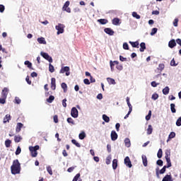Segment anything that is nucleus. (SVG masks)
Masks as SVG:
<instances>
[{
  "label": "nucleus",
  "instance_id": "19",
  "mask_svg": "<svg viewBox=\"0 0 181 181\" xmlns=\"http://www.w3.org/2000/svg\"><path fill=\"white\" fill-rule=\"evenodd\" d=\"M146 49V45L145 44V42H141L140 44L139 51L142 52H145Z\"/></svg>",
  "mask_w": 181,
  "mask_h": 181
},
{
  "label": "nucleus",
  "instance_id": "45",
  "mask_svg": "<svg viewBox=\"0 0 181 181\" xmlns=\"http://www.w3.org/2000/svg\"><path fill=\"white\" fill-rule=\"evenodd\" d=\"M71 142L74 144V145L76 146L77 148H80L81 146V145H80L79 143L76 141V139H72Z\"/></svg>",
  "mask_w": 181,
  "mask_h": 181
},
{
  "label": "nucleus",
  "instance_id": "1",
  "mask_svg": "<svg viewBox=\"0 0 181 181\" xmlns=\"http://www.w3.org/2000/svg\"><path fill=\"white\" fill-rule=\"evenodd\" d=\"M11 170L12 175H19L21 173V163H19V160L16 159L13 161Z\"/></svg>",
  "mask_w": 181,
  "mask_h": 181
},
{
  "label": "nucleus",
  "instance_id": "21",
  "mask_svg": "<svg viewBox=\"0 0 181 181\" xmlns=\"http://www.w3.org/2000/svg\"><path fill=\"white\" fill-rule=\"evenodd\" d=\"M117 168H118V160L114 159L112 160V168L114 169V170H115Z\"/></svg>",
  "mask_w": 181,
  "mask_h": 181
},
{
  "label": "nucleus",
  "instance_id": "55",
  "mask_svg": "<svg viewBox=\"0 0 181 181\" xmlns=\"http://www.w3.org/2000/svg\"><path fill=\"white\" fill-rule=\"evenodd\" d=\"M163 69H165V64H160L158 65V70L162 71V70H163Z\"/></svg>",
  "mask_w": 181,
  "mask_h": 181
},
{
  "label": "nucleus",
  "instance_id": "14",
  "mask_svg": "<svg viewBox=\"0 0 181 181\" xmlns=\"http://www.w3.org/2000/svg\"><path fill=\"white\" fill-rule=\"evenodd\" d=\"M23 127V124L22 123H17L16 127V132H21V129Z\"/></svg>",
  "mask_w": 181,
  "mask_h": 181
},
{
  "label": "nucleus",
  "instance_id": "22",
  "mask_svg": "<svg viewBox=\"0 0 181 181\" xmlns=\"http://www.w3.org/2000/svg\"><path fill=\"white\" fill-rule=\"evenodd\" d=\"M11 121V115H6L4 118V124H6V122H9Z\"/></svg>",
  "mask_w": 181,
  "mask_h": 181
},
{
  "label": "nucleus",
  "instance_id": "29",
  "mask_svg": "<svg viewBox=\"0 0 181 181\" xmlns=\"http://www.w3.org/2000/svg\"><path fill=\"white\" fill-rule=\"evenodd\" d=\"M126 101L127 103L129 110H130V111H132V105H131V103L129 102V97H127Z\"/></svg>",
  "mask_w": 181,
  "mask_h": 181
},
{
  "label": "nucleus",
  "instance_id": "27",
  "mask_svg": "<svg viewBox=\"0 0 181 181\" xmlns=\"http://www.w3.org/2000/svg\"><path fill=\"white\" fill-rule=\"evenodd\" d=\"M22 141V136H14V141L18 144Z\"/></svg>",
  "mask_w": 181,
  "mask_h": 181
},
{
  "label": "nucleus",
  "instance_id": "49",
  "mask_svg": "<svg viewBox=\"0 0 181 181\" xmlns=\"http://www.w3.org/2000/svg\"><path fill=\"white\" fill-rule=\"evenodd\" d=\"M158 32V28H154L151 30V35L153 36V35H156V33Z\"/></svg>",
  "mask_w": 181,
  "mask_h": 181
},
{
  "label": "nucleus",
  "instance_id": "6",
  "mask_svg": "<svg viewBox=\"0 0 181 181\" xmlns=\"http://www.w3.org/2000/svg\"><path fill=\"white\" fill-rule=\"evenodd\" d=\"M71 115L73 118H77L78 117V110L76 107H72L71 110Z\"/></svg>",
  "mask_w": 181,
  "mask_h": 181
},
{
  "label": "nucleus",
  "instance_id": "42",
  "mask_svg": "<svg viewBox=\"0 0 181 181\" xmlns=\"http://www.w3.org/2000/svg\"><path fill=\"white\" fill-rule=\"evenodd\" d=\"M47 171L48 172L49 175H50L52 176V175H53V170H52V167H50V165H48L47 167Z\"/></svg>",
  "mask_w": 181,
  "mask_h": 181
},
{
  "label": "nucleus",
  "instance_id": "36",
  "mask_svg": "<svg viewBox=\"0 0 181 181\" xmlns=\"http://www.w3.org/2000/svg\"><path fill=\"white\" fill-rule=\"evenodd\" d=\"M107 82L109 84H115V80L112 78H107Z\"/></svg>",
  "mask_w": 181,
  "mask_h": 181
},
{
  "label": "nucleus",
  "instance_id": "44",
  "mask_svg": "<svg viewBox=\"0 0 181 181\" xmlns=\"http://www.w3.org/2000/svg\"><path fill=\"white\" fill-rule=\"evenodd\" d=\"M151 117H152V111L149 110L148 115L146 116V120L149 121V119H151Z\"/></svg>",
  "mask_w": 181,
  "mask_h": 181
},
{
  "label": "nucleus",
  "instance_id": "4",
  "mask_svg": "<svg viewBox=\"0 0 181 181\" xmlns=\"http://www.w3.org/2000/svg\"><path fill=\"white\" fill-rule=\"evenodd\" d=\"M40 55L42 56V57L45 59V60H47L49 63H53V59L49 55V54L42 52L40 53Z\"/></svg>",
  "mask_w": 181,
  "mask_h": 181
},
{
  "label": "nucleus",
  "instance_id": "54",
  "mask_svg": "<svg viewBox=\"0 0 181 181\" xmlns=\"http://www.w3.org/2000/svg\"><path fill=\"white\" fill-rule=\"evenodd\" d=\"M110 64L111 71H114V66H115V64L112 61H110Z\"/></svg>",
  "mask_w": 181,
  "mask_h": 181
},
{
  "label": "nucleus",
  "instance_id": "52",
  "mask_svg": "<svg viewBox=\"0 0 181 181\" xmlns=\"http://www.w3.org/2000/svg\"><path fill=\"white\" fill-rule=\"evenodd\" d=\"M123 49H124V50H129V46L128 45V43L124 42L123 44Z\"/></svg>",
  "mask_w": 181,
  "mask_h": 181
},
{
  "label": "nucleus",
  "instance_id": "50",
  "mask_svg": "<svg viewBox=\"0 0 181 181\" xmlns=\"http://www.w3.org/2000/svg\"><path fill=\"white\" fill-rule=\"evenodd\" d=\"M39 146H30L29 147V149H32L33 151H39Z\"/></svg>",
  "mask_w": 181,
  "mask_h": 181
},
{
  "label": "nucleus",
  "instance_id": "32",
  "mask_svg": "<svg viewBox=\"0 0 181 181\" xmlns=\"http://www.w3.org/2000/svg\"><path fill=\"white\" fill-rule=\"evenodd\" d=\"M167 162V165H165L167 168H170L172 166V162L170 161V158H165Z\"/></svg>",
  "mask_w": 181,
  "mask_h": 181
},
{
  "label": "nucleus",
  "instance_id": "28",
  "mask_svg": "<svg viewBox=\"0 0 181 181\" xmlns=\"http://www.w3.org/2000/svg\"><path fill=\"white\" fill-rule=\"evenodd\" d=\"M66 121H67L68 124H70L71 125H76L74 120L71 117H68Z\"/></svg>",
  "mask_w": 181,
  "mask_h": 181
},
{
  "label": "nucleus",
  "instance_id": "38",
  "mask_svg": "<svg viewBox=\"0 0 181 181\" xmlns=\"http://www.w3.org/2000/svg\"><path fill=\"white\" fill-rule=\"evenodd\" d=\"M103 119L105 121V122H110V117L107 116V115H103Z\"/></svg>",
  "mask_w": 181,
  "mask_h": 181
},
{
  "label": "nucleus",
  "instance_id": "62",
  "mask_svg": "<svg viewBox=\"0 0 181 181\" xmlns=\"http://www.w3.org/2000/svg\"><path fill=\"white\" fill-rule=\"evenodd\" d=\"M21 99L19 98H18V97H16L15 98V103L16 104H21Z\"/></svg>",
  "mask_w": 181,
  "mask_h": 181
},
{
  "label": "nucleus",
  "instance_id": "43",
  "mask_svg": "<svg viewBox=\"0 0 181 181\" xmlns=\"http://www.w3.org/2000/svg\"><path fill=\"white\" fill-rule=\"evenodd\" d=\"M61 87L63 88L64 93L67 91V84H66V83H62Z\"/></svg>",
  "mask_w": 181,
  "mask_h": 181
},
{
  "label": "nucleus",
  "instance_id": "17",
  "mask_svg": "<svg viewBox=\"0 0 181 181\" xmlns=\"http://www.w3.org/2000/svg\"><path fill=\"white\" fill-rule=\"evenodd\" d=\"M37 40L40 45H46V40H45V37H43L37 38Z\"/></svg>",
  "mask_w": 181,
  "mask_h": 181
},
{
  "label": "nucleus",
  "instance_id": "5",
  "mask_svg": "<svg viewBox=\"0 0 181 181\" xmlns=\"http://www.w3.org/2000/svg\"><path fill=\"white\" fill-rule=\"evenodd\" d=\"M60 74H64L66 73V76H70V67L69 66H64L59 71Z\"/></svg>",
  "mask_w": 181,
  "mask_h": 181
},
{
  "label": "nucleus",
  "instance_id": "30",
  "mask_svg": "<svg viewBox=\"0 0 181 181\" xmlns=\"http://www.w3.org/2000/svg\"><path fill=\"white\" fill-rule=\"evenodd\" d=\"M169 88L166 86L165 88L163 89V94H164V95H168V94H169Z\"/></svg>",
  "mask_w": 181,
  "mask_h": 181
},
{
  "label": "nucleus",
  "instance_id": "37",
  "mask_svg": "<svg viewBox=\"0 0 181 181\" xmlns=\"http://www.w3.org/2000/svg\"><path fill=\"white\" fill-rule=\"evenodd\" d=\"M78 138L81 140L84 139V138H86V133L84 132H82L81 134H79Z\"/></svg>",
  "mask_w": 181,
  "mask_h": 181
},
{
  "label": "nucleus",
  "instance_id": "34",
  "mask_svg": "<svg viewBox=\"0 0 181 181\" xmlns=\"http://www.w3.org/2000/svg\"><path fill=\"white\" fill-rule=\"evenodd\" d=\"M175 103L170 104V110L173 114H175V112H176V109L175 108Z\"/></svg>",
  "mask_w": 181,
  "mask_h": 181
},
{
  "label": "nucleus",
  "instance_id": "23",
  "mask_svg": "<svg viewBox=\"0 0 181 181\" xmlns=\"http://www.w3.org/2000/svg\"><path fill=\"white\" fill-rule=\"evenodd\" d=\"M175 136H176V133H175L174 132H170L169 136H168V139L167 140V142H169V141H170V139L175 138Z\"/></svg>",
  "mask_w": 181,
  "mask_h": 181
},
{
  "label": "nucleus",
  "instance_id": "63",
  "mask_svg": "<svg viewBox=\"0 0 181 181\" xmlns=\"http://www.w3.org/2000/svg\"><path fill=\"white\" fill-rule=\"evenodd\" d=\"M5 11V6L0 4V12L2 13Z\"/></svg>",
  "mask_w": 181,
  "mask_h": 181
},
{
  "label": "nucleus",
  "instance_id": "61",
  "mask_svg": "<svg viewBox=\"0 0 181 181\" xmlns=\"http://www.w3.org/2000/svg\"><path fill=\"white\" fill-rule=\"evenodd\" d=\"M178 22H179V19L175 18V19L174 20V21H173V25H174L175 28H177Z\"/></svg>",
  "mask_w": 181,
  "mask_h": 181
},
{
  "label": "nucleus",
  "instance_id": "56",
  "mask_svg": "<svg viewBox=\"0 0 181 181\" xmlns=\"http://www.w3.org/2000/svg\"><path fill=\"white\" fill-rule=\"evenodd\" d=\"M177 127H181V117H179L176 122Z\"/></svg>",
  "mask_w": 181,
  "mask_h": 181
},
{
  "label": "nucleus",
  "instance_id": "64",
  "mask_svg": "<svg viewBox=\"0 0 181 181\" xmlns=\"http://www.w3.org/2000/svg\"><path fill=\"white\" fill-rule=\"evenodd\" d=\"M83 83H84V84H86L87 86H88V85H90V80H88V78H85L84 80H83Z\"/></svg>",
  "mask_w": 181,
  "mask_h": 181
},
{
  "label": "nucleus",
  "instance_id": "59",
  "mask_svg": "<svg viewBox=\"0 0 181 181\" xmlns=\"http://www.w3.org/2000/svg\"><path fill=\"white\" fill-rule=\"evenodd\" d=\"M54 122H55V124H57V122H59V117L57 116V115H55L54 116Z\"/></svg>",
  "mask_w": 181,
  "mask_h": 181
},
{
  "label": "nucleus",
  "instance_id": "9",
  "mask_svg": "<svg viewBox=\"0 0 181 181\" xmlns=\"http://www.w3.org/2000/svg\"><path fill=\"white\" fill-rule=\"evenodd\" d=\"M104 32H105L107 35H109L110 36H114V30H112V29L110 28H105Z\"/></svg>",
  "mask_w": 181,
  "mask_h": 181
},
{
  "label": "nucleus",
  "instance_id": "47",
  "mask_svg": "<svg viewBox=\"0 0 181 181\" xmlns=\"http://www.w3.org/2000/svg\"><path fill=\"white\" fill-rule=\"evenodd\" d=\"M152 100H154V101H156V100H158V98H159V95H158V93H153L151 96Z\"/></svg>",
  "mask_w": 181,
  "mask_h": 181
},
{
  "label": "nucleus",
  "instance_id": "7",
  "mask_svg": "<svg viewBox=\"0 0 181 181\" xmlns=\"http://www.w3.org/2000/svg\"><path fill=\"white\" fill-rule=\"evenodd\" d=\"M124 165H126L127 168H132V163H131V160L129 159V156H127L124 158Z\"/></svg>",
  "mask_w": 181,
  "mask_h": 181
},
{
  "label": "nucleus",
  "instance_id": "25",
  "mask_svg": "<svg viewBox=\"0 0 181 181\" xmlns=\"http://www.w3.org/2000/svg\"><path fill=\"white\" fill-rule=\"evenodd\" d=\"M153 131V128L152 127V125L149 124L147 129V135H151Z\"/></svg>",
  "mask_w": 181,
  "mask_h": 181
},
{
  "label": "nucleus",
  "instance_id": "41",
  "mask_svg": "<svg viewBox=\"0 0 181 181\" xmlns=\"http://www.w3.org/2000/svg\"><path fill=\"white\" fill-rule=\"evenodd\" d=\"M133 18H136V19H141V16H139L136 12L134 11L132 13Z\"/></svg>",
  "mask_w": 181,
  "mask_h": 181
},
{
  "label": "nucleus",
  "instance_id": "2",
  "mask_svg": "<svg viewBox=\"0 0 181 181\" xmlns=\"http://www.w3.org/2000/svg\"><path fill=\"white\" fill-rule=\"evenodd\" d=\"M65 28H66V26L64 24L58 23V25L55 26V29L57 30V35H60L62 33H64Z\"/></svg>",
  "mask_w": 181,
  "mask_h": 181
},
{
  "label": "nucleus",
  "instance_id": "16",
  "mask_svg": "<svg viewBox=\"0 0 181 181\" xmlns=\"http://www.w3.org/2000/svg\"><path fill=\"white\" fill-rule=\"evenodd\" d=\"M119 18H115L112 19V25H115V26H118V25H119Z\"/></svg>",
  "mask_w": 181,
  "mask_h": 181
},
{
  "label": "nucleus",
  "instance_id": "20",
  "mask_svg": "<svg viewBox=\"0 0 181 181\" xmlns=\"http://www.w3.org/2000/svg\"><path fill=\"white\" fill-rule=\"evenodd\" d=\"M162 181H173L172 179L171 175H166L163 178Z\"/></svg>",
  "mask_w": 181,
  "mask_h": 181
},
{
  "label": "nucleus",
  "instance_id": "46",
  "mask_svg": "<svg viewBox=\"0 0 181 181\" xmlns=\"http://www.w3.org/2000/svg\"><path fill=\"white\" fill-rule=\"evenodd\" d=\"M165 158H170V149H167L165 151Z\"/></svg>",
  "mask_w": 181,
  "mask_h": 181
},
{
  "label": "nucleus",
  "instance_id": "3",
  "mask_svg": "<svg viewBox=\"0 0 181 181\" xmlns=\"http://www.w3.org/2000/svg\"><path fill=\"white\" fill-rule=\"evenodd\" d=\"M69 6L70 1H66L62 7V11H65V12H67L68 13H71V9L69 7Z\"/></svg>",
  "mask_w": 181,
  "mask_h": 181
},
{
  "label": "nucleus",
  "instance_id": "8",
  "mask_svg": "<svg viewBox=\"0 0 181 181\" xmlns=\"http://www.w3.org/2000/svg\"><path fill=\"white\" fill-rule=\"evenodd\" d=\"M9 90L8 88H4L1 92L2 98L6 100V98L8 97V93Z\"/></svg>",
  "mask_w": 181,
  "mask_h": 181
},
{
  "label": "nucleus",
  "instance_id": "48",
  "mask_svg": "<svg viewBox=\"0 0 181 181\" xmlns=\"http://www.w3.org/2000/svg\"><path fill=\"white\" fill-rule=\"evenodd\" d=\"M25 65L28 67V69H32V64L29 61H25L24 62Z\"/></svg>",
  "mask_w": 181,
  "mask_h": 181
},
{
  "label": "nucleus",
  "instance_id": "18",
  "mask_svg": "<svg viewBox=\"0 0 181 181\" xmlns=\"http://www.w3.org/2000/svg\"><path fill=\"white\" fill-rule=\"evenodd\" d=\"M98 22L100 23V25H107V23H108V20L105 18H101V19H98Z\"/></svg>",
  "mask_w": 181,
  "mask_h": 181
},
{
  "label": "nucleus",
  "instance_id": "51",
  "mask_svg": "<svg viewBox=\"0 0 181 181\" xmlns=\"http://www.w3.org/2000/svg\"><path fill=\"white\" fill-rule=\"evenodd\" d=\"M21 152H22V148H21V146H18L16 151V155L21 154Z\"/></svg>",
  "mask_w": 181,
  "mask_h": 181
},
{
  "label": "nucleus",
  "instance_id": "26",
  "mask_svg": "<svg viewBox=\"0 0 181 181\" xmlns=\"http://www.w3.org/2000/svg\"><path fill=\"white\" fill-rule=\"evenodd\" d=\"M30 153H31V156L33 158H36L37 156V151L33 150L31 148H29Z\"/></svg>",
  "mask_w": 181,
  "mask_h": 181
},
{
  "label": "nucleus",
  "instance_id": "60",
  "mask_svg": "<svg viewBox=\"0 0 181 181\" xmlns=\"http://www.w3.org/2000/svg\"><path fill=\"white\" fill-rule=\"evenodd\" d=\"M80 177V173H78L76 175V176L74 177L72 181H77L78 180V178Z\"/></svg>",
  "mask_w": 181,
  "mask_h": 181
},
{
  "label": "nucleus",
  "instance_id": "40",
  "mask_svg": "<svg viewBox=\"0 0 181 181\" xmlns=\"http://www.w3.org/2000/svg\"><path fill=\"white\" fill-rule=\"evenodd\" d=\"M47 103H52L54 101V96L50 95L49 98L47 99Z\"/></svg>",
  "mask_w": 181,
  "mask_h": 181
},
{
  "label": "nucleus",
  "instance_id": "35",
  "mask_svg": "<svg viewBox=\"0 0 181 181\" xmlns=\"http://www.w3.org/2000/svg\"><path fill=\"white\" fill-rule=\"evenodd\" d=\"M166 169H168V167L166 165H164L163 168L159 171L160 175H163L165 172H166Z\"/></svg>",
  "mask_w": 181,
  "mask_h": 181
},
{
  "label": "nucleus",
  "instance_id": "33",
  "mask_svg": "<svg viewBox=\"0 0 181 181\" xmlns=\"http://www.w3.org/2000/svg\"><path fill=\"white\" fill-rule=\"evenodd\" d=\"M163 155V152L162 151V148H160L158 151L157 156L158 159H160Z\"/></svg>",
  "mask_w": 181,
  "mask_h": 181
},
{
  "label": "nucleus",
  "instance_id": "13",
  "mask_svg": "<svg viewBox=\"0 0 181 181\" xmlns=\"http://www.w3.org/2000/svg\"><path fill=\"white\" fill-rule=\"evenodd\" d=\"M141 158H142V162H143L144 166L145 167L148 166V158H146V156L143 155Z\"/></svg>",
  "mask_w": 181,
  "mask_h": 181
},
{
  "label": "nucleus",
  "instance_id": "11",
  "mask_svg": "<svg viewBox=\"0 0 181 181\" xmlns=\"http://www.w3.org/2000/svg\"><path fill=\"white\" fill-rule=\"evenodd\" d=\"M175 47H176V41L175 40H170L168 42V47L173 49Z\"/></svg>",
  "mask_w": 181,
  "mask_h": 181
},
{
  "label": "nucleus",
  "instance_id": "58",
  "mask_svg": "<svg viewBox=\"0 0 181 181\" xmlns=\"http://www.w3.org/2000/svg\"><path fill=\"white\" fill-rule=\"evenodd\" d=\"M66 102H67V99H66V98L62 100V105L64 108H66V107H67V103H66Z\"/></svg>",
  "mask_w": 181,
  "mask_h": 181
},
{
  "label": "nucleus",
  "instance_id": "10",
  "mask_svg": "<svg viewBox=\"0 0 181 181\" xmlns=\"http://www.w3.org/2000/svg\"><path fill=\"white\" fill-rule=\"evenodd\" d=\"M110 136L112 141H117V139H118V134L115 131H112Z\"/></svg>",
  "mask_w": 181,
  "mask_h": 181
},
{
  "label": "nucleus",
  "instance_id": "24",
  "mask_svg": "<svg viewBox=\"0 0 181 181\" xmlns=\"http://www.w3.org/2000/svg\"><path fill=\"white\" fill-rule=\"evenodd\" d=\"M124 144H125V146H127V148H129V146H131V140H129V139L126 138L124 139Z\"/></svg>",
  "mask_w": 181,
  "mask_h": 181
},
{
  "label": "nucleus",
  "instance_id": "15",
  "mask_svg": "<svg viewBox=\"0 0 181 181\" xmlns=\"http://www.w3.org/2000/svg\"><path fill=\"white\" fill-rule=\"evenodd\" d=\"M129 43L132 46V47H137V49L139 48V42L138 41L136 42L129 41Z\"/></svg>",
  "mask_w": 181,
  "mask_h": 181
},
{
  "label": "nucleus",
  "instance_id": "12",
  "mask_svg": "<svg viewBox=\"0 0 181 181\" xmlns=\"http://www.w3.org/2000/svg\"><path fill=\"white\" fill-rule=\"evenodd\" d=\"M51 88L52 90H56V78H51Z\"/></svg>",
  "mask_w": 181,
  "mask_h": 181
},
{
  "label": "nucleus",
  "instance_id": "57",
  "mask_svg": "<svg viewBox=\"0 0 181 181\" xmlns=\"http://www.w3.org/2000/svg\"><path fill=\"white\" fill-rule=\"evenodd\" d=\"M170 66H176L177 64H176V62L175 61V59H173L170 62Z\"/></svg>",
  "mask_w": 181,
  "mask_h": 181
},
{
  "label": "nucleus",
  "instance_id": "39",
  "mask_svg": "<svg viewBox=\"0 0 181 181\" xmlns=\"http://www.w3.org/2000/svg\"><path fill=\"white\" fill-rule=\"evenodd\" d=\"M49 71L50 73H54V66L51 64H49Z\"/></svg>",
  "mask_w": 181,
  "mask_h": 181
},
{
  "label": "nucleus",
  "instance_id": "31",
  "mask_svg": "<svg viewBox=\"0 0 181 181\" xmlns=\"http://www.w3.org/2000/svg\"><path fill=\"white\" fill-rule=\"evenodd\" d=\"M11 144H12V141L7 139L5 141V146L6 148H11Z\"/></svg>",
  "mask_w": 181,
  "mask_h": 181
},
{
  "label": "nucleus",
  "instance_id": "53",
  "mask_svg": "<svg viewBox=\"0 0 181 181\" xmlns=\"http://www.w3.org/2000/svg\"><path fill=\"white\" fill-rule=\"evenodd\" d=\"M156 164L158 166H163V160L159 159V160H157Z\"/></svg>",
  "mask_w": 181,
  "mask_h": 181
}]
</instances>
